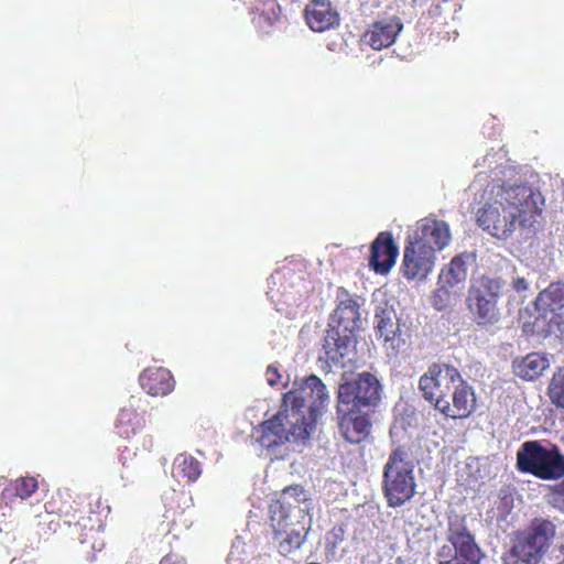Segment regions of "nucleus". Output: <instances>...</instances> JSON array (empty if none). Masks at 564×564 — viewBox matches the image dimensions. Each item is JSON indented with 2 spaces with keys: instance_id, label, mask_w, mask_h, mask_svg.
<instances>
[{
  "instance_id": "obj_9",
  "label": "nucleus",
  "mask_w": 564,
  "mask_h": 564,
  "mask_svg": "<svg viewBox=\"0 0 564 564\" xmlns=\"http://www.w3.org/2000/svg\"><path fill=\"white\" fill-rule=\"evenodd\" d=\"M505 289L506 281L498 276L482 274L470 280L466 302L478 325H492L499 321L498 302Z\"/></svg>"
},
{
  "instance_id": "obj_36",
  "label": "nucleus",
  "mask_w": 564,
  "mask_h": 564,
  "mask_svg": "<svg viewBox=\"0 0 564 564\" xmlns=\"http://www.w3.org/2000/svg\"><path fill=\"white\" fill-rule=\"evenodd\" d=\"M84 514L85 516H90V517H91V514H94V517H97V513H94L91 511H84Z\"/></svg>"
},
{
  "instance_id": "obj_37",
  "label": "nucleus",
  "mask_w": 564,
  "mask_h": 564,
  "mask_svg": "<svg viewBox=\"0 0 564 564\" xmlns=\"http://www.w3.org/2000/svg\"><path fill=\"white\" fill-rule=\"evenodd\" d=\"M268 295H270L271 300H274V294H272V291H269Z\"/></svg>"
},
{
  "instance_id": "obj_17",
  "label": "nucleus",
  "mask_w": 564,
  "mask_h": 564,
  "mask_svg": "<svg viewBox=\"0 0 564 564\" xmlns=\"http://www.w3.org/2000/svg\"><path fill=\"white\" fill-rule=\"evenodd\" d=\"M402 29L403 23L399 17L381 18L366 32L365 39L373 50L380 51L392 45Z\"/></svg>"
},
{
  "instance_id": "obj_7",
  "label": "nucleus",
  "mask_w": 564,
  "mask_h": 564,
  "mask_svg": "<svg viewBox=\"0 0 564 564\" xmlns=\"http://www.w3.org/2000/svg\"><path fill=\"white\" fill-rule=\"evenodd\" d=\"M447 543L436 552L437 564H480L481 550L468 529L465 514L447 518Z\"/></svg>"
},
{
  "instance_id": "obj_15",
  "label": "nucleus",
  "mask_w": 564,
  "mask_h": 564,
  "mask_svg": "<svg viewBox=\"0 0 564 564\" xmlns=\"http://www.w3.org/2000/svg\"><path fill=\"white\" fill-rule=\"evenodd\" d=\"M308 500L307 492L301 485H292L284 488L279 498L270 506V519L291 520L296 514L301 516V506Z\"/></svg>"
},
{
  "instance_id": "obj_8",
  "label": "nucleus",
  "mask_w": 564,
  "mask_h": 564,
  "mask_svg": "<svg viewBox=\"0 0 564 564\" xmlns=\"http://www.w3.org/2000/svg\"><path fill=\"white\" fill-rule=\"evenodd\" d=\"M517 469L542 480L564 477V455L556 445L543 446L539 441L524 442L517 452Z\"/></svg>"
},
{
  "instance_id": "obj_21",
  "label": "nucleus",
  "mask_w": 564,
  "mask_h": 564,
  "mask_svg": "<svg viewBox=\"0 0 564 564\" xmlns=\"http://www.w3.org/2000/svg\"><path fill=\"white\" fill-rule=\"evenodd\" d=\"M470 260L471 256L467 252L455 256L448 264L442 268L438 282L463 291L465 289Z\"/></svg>"
},
{
  "instance_id": "obj_12",
  "label": "nucleus",
  "mask_w": 564,
  "mask_h": 564,
  "mask_svg": "<svg viewBox=\"0 0 564 564\" xmlns=\"http://www.w3.org/2000/svg\"><path fill=\"white\" fill-rule=\"evenodd\" d=\"M436 253L432 246L420 245L409 238L404 249L402 272L408 280H424L433 270Z\"/></svg>"
},
{
  "instance_id": "obj_26",
  "label": "nucleus",
  "mask_w": 564,
  "mask_h": 564,
  "mask_svg": "<svg viewBox=\"0 0 564 564\" xmlns=\"http://www.w3.org/2000/svg\"><path fill=\"white\" fill-rule=\"evenodd\" d=\"M462 290L440 283L431 296V304L437 311H443L456 304L462 294Z\"/></svg>"
},
{
  "instance_id": "obj_14",
  "label": "nucleus",
  "mask_w": 564,
  "mask_h": 564,
  "mask_svg": "<svg viewBox=\"0 0 564 564\" xmlns=\"http://www.w3.org/2000/svg\"><path fill=\"white\" fill-rule=\"evenodd\" d=\"M409 238L420 245L432 246L436 253L449 245L452 234L446 221L427 217L416 223V228Z\"/></svg>"
},
{
  "instance_id": "obj_23",
  "label": "nucleus",
  "mask_w": 564,
  "mask_h": 564,
  "mask_svg": "<svg viewBox=\"0 0 564 564\" xmlns=\"http://www.w3.org/2000/svg\"><path fill=\"white\" fill-rule=\"evenodd\" d=\"M141 388H173L175 381L170 370L165 368H148L139 377Z\"/></svg>"
},
{
  "instance_id": "obj_1",
  "label": "nucleus",
  "mask_w": 564,
  "mask_h": 564,
  "mask_svg": "<svg viewBox=\"0 0 564 564\" xmlns=\"http://www.w3.org/2000/svg\"><path fill=\"white\" fill-rule=\"evenodd\" d=\"M480 171L468 187L476 207L478 226L488 235L508 240L514 232L528 239L539 228L544 198L525 184L516 165L498 152L488 153L475 164Z\"/></svg>"
},
{
  "instance_id": "obj_31",
  "label": "nucleus",
  "mask_w": 564,
  "mask_h": 564,
  "mask_svg": "<svg viewBox=\"0 0 564 564\" xmlns=\"http://www.w3.org/2000/svg\"><path fill=\"white\" fill-rule=\"evenodd\" d=\"M281 378L278 369L273 366H269L265 371L267 383L271 387L275 386Z\"/></svg>"
},
{
  "instance_id": "obj_4",
  "label": "nucleus",
  "mask_w": 564,
  "mask_h": 564,
  "mask_svg": "<svg viewBox=\"0 0 564 564\" xmlns=\"http://www.w3.org/2000/svg\"><path fill=\"white\" fill-rule=\"evenodd\" d=\"M379 391L338 390V429L348 443L359 444L370 435V413L380 402Z\"/></svg>"
},
{
  "instance_id": "obj_25",
  "label": "nucleus",
  "mask_w": 564,
  "mask_h": 564,
  "mask_svg": "<svg viewBox=\"0 0 564 564\" xmlns=\"http://www.w3.org/2000/svg\"><path fill=\"white\" fill-rule=\"evenodd\" d=\"M174 469L180 476L186 478L187 481L194 482L202 475V465L194 456L182 453L174 460Z\"/></svg>"
},
{
  "instance_id": "obj_16",
  "label": "nucleus",
  "mask_w": 564,
  "mask_h": 564,
  "mask_svg": "<svg viewBox=\"0 0 564 564\" xmlns=\"http://www.w3.org/2000/svg\"><path fill=\"white\" fill-rule=\"evenodd\" d=\"M376 329L384 340L387 350L397 354L404 339L401 336L400 319L392 307H381L375 314Z\"/></svg>"
},
{
  "instance_id": "obj_20",
  "label": "nucleus",
  "mask_w": 564,
  "mask_h": 564,
  "mask_svg": "<svg viewBox=\"0 0 564 564\" xmlns=\"http://www.w3.org/2000/svg\"><path fill=\"white\" fill-rule=\"evenodd\" d=\"M307 25L315 32H324L338 24V14L328 0H313L305 9Z\"/></svg>"
},
{
  "instance_id": "obj_2",
  "label": "nucleus",
  "mask_w": 564,
  "mask_h": 564,
  "mask_svg": "<svg viewBox=\"0 0 564 564\" xmlns=\"http://www.w3.org/2000/svg\"><path fill=\"white\" fill-rule=\"evenodd\" d=\"M303 391L288 390L282 397L281 409L252 430L251 437L268 453L276 454L291 441L299 443L310 438L322 414L323 401L318 405L315 402L306 405L300 393Z\"/></svg>"
},
{
  "instance_id": "obj_38",
  "label": "nucleus",
  "mask_w": 564,
  "mask_h": 564,
  "mask_svg": "<svg viewBox=\"0 0 564 564\" xmlns=\"http://www.w3.org/2000/svg\"><path fill=\"white\" fill-rule=\"evenodd\" d=\"M171 390H163L162 395H166Z\"/></svg>"
},
{
  "instance_id": "obj_11",
  "label": "nucleus",
  "mask_w": 564,
  "mask_h": 564,
  "mask_svg": "<svg viewBox=\"0 0 564 564\" xmlns=\"http://www.w3.org/2000/svg\"><path fill=\"white\" fill-rule=\"evenodd\" d=\"M426 401L452 419L468 417L476 406L473 390H422Z\"/></svg>"
},
{
  "instance_id": "obj_10",
  "label": "nucleus",
  "mask_w": 564,
  "mask_h": 564,
  "mask_svg": "<svg viewBox=\"0 0 564 564\" xmlns=\"http://www.w3.org/2000/svg\"><path fill=\"white\" fill-rule=\"evenodd\" d=\"M539 315L535 317L534 327L539 334L553 333L558 325L557 317L564 310V283L553 282L542 290L534 302Z\"/></svg>"
},
{
  "instance_id": "obj_5",
  "label": "nucleus",
  "mask_w": 564,
  "mask_h": 564,
  "mask_svg": "<svg viewBox=\"0 0 564 564\" xmlns=\"http://www.w3.org/2000/svg\"><path fill=\"white\" fill-rule=\"evenodd\" d=\"M413 458L412 445L400 444L383 466L382 491L391 508L405 505L416 492Z\"/></svg>"
},
{
  "instance_id": "obj_22",
  "label": "nucleus",
  "mask_w": 564,
  "mask_h": 564,
  "mask_svg": "<svg viewBox=\"0 0 564 564\" xmlns=\"http://www.w3.org/2000/svg\"><path fill=\"white\" fill-rule=\"evenodd\" d=\"M547 366L549 361L545 357L540 354H529L521 361L516 362L513 369L518 377L524 380H533L539 377Z\"/></svg>"
},
{
  "instance_id": "obj_33",
  "label": "nucleus",
  "mask_w": 564,
  "mask_h": 564,
  "mask_svg": "<svg viewBox=\"0 0 564 564\" xmlns=\"http://www.w3.org/2000/svg\"><path fill=\"white\" fill-rule=\"evenodd\" d=\"M549 388H564V366L553 375L552 383Z\"/></svg>"
},
{
  "instance_id": "obj_13",
  "label": "nucleus",
  "mask_w": 564,
  "mask_h": 564,
  "mask_svg": "<svg viewBox=\"0 0 564 564\" xmlns=\"http://www.w3.org/2000/svg\"><path fill=\"white\" fill-rule=\"evenodd\" d=\"M272 528V542L278 552L286 556L296 551L304 543L307 534L305 524L300 521L270 519Z\"/></svg>"
},
{
  "instance_id": "obj_35",
  "label": "nucleus",
  "mask_w": 564,
  "mask_h": 564,
  "mask_svg": "<svg viewBox=\"0 0 564 564\" xmlns=\"http://www.w3.org/2000/svg\"><path fill=\"white\" fill-rule=\"evenodd\" d=\"M131 415H132L131 412H129L127 410H122L120 413L119 423L122 424L127 419H130Z\"/></svg>"
},
{
  "instance_id": "obj_30",
  "label": "nucleus",
  "mask_w": 564,
  "mask_h": 564,
  "mask_svg": "<svg viewBox=\"0 0 564 564\" xmlns=\"http://www.w3.org/2000/svg\"><path fill=\"white\" fill-rule=\"evenodd\" d=\"M300 388H310V389H313V388H325V384L323 383V381L314 376V375H311L308 377H306L303 381V383L300 386Z\"/></svg>"
},
{
  "instance_id": "obj_28",
  "label": "nucleus",
  "mask_w": 564,
  "mask_h": 564,
  "mask_svg": "<svg viewBox=\"0 0 564 564\" xmlns=\"http://www.w3.org/2000/svg\"><path fill=\"white\" fill-rule=\"evenodd\" d=\"M338 388H381L379 380L369 371L354 375L350 380L340 383Z\"/></svg>"
},
{
  "instance_id": "obj_18",
  "label": "nucleus",
  "mask_w": 564,
  "mask_h": 564,
  "mask_svg": "<svg viewBox=\"0 0 564 564\" xmlns=\"http://www.w3.org/2000/svg\"><path fill=\"white\" fill-rule=\"evenodd\" d=\"M398 247L390 232L378 235L371 245L369 264L377 273H386L395 262Z\"/></svg>"
},
{
  "instance_id": "obj_24",
  "label": "nucleus",
  "mask_w": 564,
  "mask_h": 564,
  "mask_svg": "<svg viewBox=\"0 0 564 564\" xmlns=\"http://www.w3.org/2000/svg\"><path fill=\"white\" fill-rule=\"evenodd\" d=\"M37 486L34 477H20L3 489L2 498L10 501L13 498L25 500L36 491Z\"/></svg>"
},
{
  "instance_id": "obj_6",
  "label": "nucleus",
  "mask_w": 564,
  "mask_h": 564,
  "mask_svg": "<svg viewBox=\"0 0 564 564\" xmlns=\"http://www.w3.org/2000/svg\"><path fill=\"white\" fill-rule=\"evenodd\" d=\"M556 535L553 521L534 518L523 531L516 532L511 546L502 555L503 564H540Z\"/></svg>"
},
{
  "instance_id": "obj_27",
  "label": "nucleus",
  "mask_w": 564,
  "mask_h": 564,
  "mask_svg": "<svg viewBox=\"0 0 564 564\" xmlns=\"http://www.w3.org/2000/svg\"><path fill=\"white\" fill-rule=\"evenodd\" d=\"M72 510H67L63 516V522L68 525L78 527L82 531L93 530V517L85 516L84 510L79 508L70 507Z\"/></svg>"
},
{
  "instance_id": "obj_34",
  "label": "nucleus",
  "mask_w": 564,
  "mask_h": 564,
  "mask_svg": "<svg viewBox=\"0 0 564 564\" xmlns=\"http://www.w3.org/2000/svg\"><path fill=\"white\" fill-rule=\"evenodd\" d=\"M161 564H186L185 561L177 555L166 554L161 560Z\"/></svg>"
},
{
  "instance_id": "obj_3",
  "label": "nucleus",
  "mask_w": 564,
  "mask_h": 564,
  "mask_svg": "<svg viewBox=\"0 0 564 564\" xmlns=\"http://www.w3.org/2000/svg\"><path fill=\"white\" fill-rule=\"evenodd\" d=\"M337 307L330 315L328 328L324 338V357H319L322 364L328 366H345L351 362L356 357L357 330L361 326L359 304L347 292L341 291L337 295Z\"/></svg>"
},
{
  "instance_id": "obj_32",
  "label": "nucleus",
  "mask_w": 564,
  "mask_h": 564,
  "mask_svg": "<svg viewBox=\"0 0 564 564\" xmlns=\"http://www.w3.org/2000/svg\"><path fill=\"white\" fill-rule=\"evenodd\" d=\"M512 288L518 293H521L529 289V282L523 276H516L512 279Z\"/></svg>"
},
{
  "instance_id": "obj_19",
  "label": "nucleus",
  "mask_w": 564,
  "mask_h": 564,
  "mask_svg": "<svg viewBox=\"0 0 564 564\" xmlns=\"http://www.w3.org/2000/svg\"><path fill=\"white\" fill-rule=\"evenodd\" d=\"M463 383L464 380L455 367L434 362L421 376L419 388H460Z\"/></svg>"
},
{
  "instance_id": "obj_39",
  "label": "nucleus",
  "mask_w": 564,
  "mask_h": 564,
  "mask_svg": "<svg viewBox=\"0 0 564 564\" xmlns=\"http://www.w3.org/2000/svg\"><path fill=\"white\" fill-rule=\"evenodd\" d=\"M557 564H564V556L563 560H561Z\"/></svg>"
},
{
  "instance_id": "obj_29",
  "label": "nucleus",
  "mask_w": 564,
  "mask_h": 564,
  "mask_svg": "<svg viewBox=\"0 0 564 564\" xmlns=\"http://www.w3.org/2000/svg\"><path fill=\"white\" fill-rule=\"evenodd\" d=\"M547 395L556 409L564 411V390H547Z\"/></svg>"
}]
</instances>
